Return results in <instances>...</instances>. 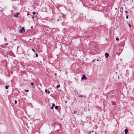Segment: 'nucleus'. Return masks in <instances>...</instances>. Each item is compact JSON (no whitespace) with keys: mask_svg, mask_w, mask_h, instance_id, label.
<instances>
[{"mask_svg":"<svg viewBox=\"0 0 134 134\" xmlns=\"http://www.w3.org/2000/svg\"><path fill=\"white\" fill-rule=\"evenodd\" d=\"M33 27V26H32L31 27V28H32Z\"/></svg>","mask_w":134,"mask_h":134,"instance_id":"obj_36","label":"nucleus"},{"mask_svg":"<svg viewBox=\"0 0 134 134\" xmlns=\"http://www.w3.org/2000/svg\"><path fill=\"white\" fill-rule=\"evenodd\" d=\"M82 80H83V79L86 80L87 79V78H86V76L84 75H83V76L82 78Z\"/></svg>","mask_w":134,"mask_h":134,"instance_id":"obj_3","label":"nucleus"},{"mask_svg":"<svg viewBox=\"0 0 134 134\" xmlns=\"http://www.w3.org/2000/svg\"><path fill=\"white\" fill-rule=\"evenodd\" d=\"M94 132V131H89V132H90V133H91L92 132Z\"/></svg>","mask_w":134,"mask_h":134,"instance_id":"obj_18","label":"nucleus"},{"mask_svg":"<svg viewBox=\"0 0 134 134\" xmlns=\"http://www.w3.org/2000/svg\"><path fill=\"white\" fill-rule=\"evenodd\" d=\"M78 96L80 97H82L83 96L84 97H85L86 96H83V95H79Z\"/></svg>","mask_w":134,"mask_h":134,"instance_id":"obj_9","label":"nucleus"},{"mask_svg":"<svg viewBox=\"0 0 134 134\" xmlns=\"http://www.w3.org/2000/svg\"><path fill=\"white\" fill-rule=\"evenodd\" d=\"M58 108V106H56L55 107V108L56 109H57Z\"/></svg>","mask_w":134,"mask_h":134,"instance_id":"obj_14","label":"nucleus"},{"mask_svg":"<svg viewBox=\"0 0 134 134\" xmlns=\"http://www.w3.org/2000/svg\"><path fill=\"white\" fill-rule=\"evenodd\" d=\"M25 31V29L24 27H22L20 30V32L23 33Z\"/></svg>","mask_w":134,"mask_h":134,"instance_id":"obj_2","label":"nucleus"},{"mask_svg":"<svg viewBox=\"0 0 134 134\" xmlns=\"http://www.w3.org/2000/svg\"><path fill=\"white\" fill-rule=\"evenodd\" d=\"M120 12L122 13L123 10V7H121V8L120 9Z\"/></svg>","mask_w":134,"mask_h":134,"instance_id":"obj_6","label":"nucleus"},{"mask_svg":"<svg viewBox=\"0 0 134 134\" xmlns=\"http://www.w3.org/2000/svg\"><path fill=\"white\" fill-rule=\"evenodd\" d=\"M45 92L46 93H47L48 94H49L50 93V92L49 91H48L46 89L45 90Z\"/></svg>","mask_w":134,"mask_h":134,"instance_id":"obj_7","label":"nucleus"},{"mask_svg":"<svg viewBox=\"0 0 134 134\" xmlns=\"http://www.w3.org/2000/svg\"><path fill=\"white\" fill-rule=\"evenodd\" d=\"M19 14H20L19 13H17L16 14H15L14 15V17H15L16 18H17Z\"/></svg>","mask_w":134,"mask_h":134,"instance_id":"obj_4","label":"nucleus"},{"mask_svg":"<svg viewBox=\"0 0 134 134\" xmlns=\"http://www.w3.org/2000/svg\"><path fill=\"white\" fill-rule=\"evenodd\" d=\"M115 10H117V8H115Z\"/></svg>","mask_w":134,"mask_h":134,"instance_id":"obj_37","label":"nucleus"},{"mask_svg":"<svg viewBox=\"0 0 134 134\" xmlns=\"http://www.w3.org/2000/svg\"><path fill=\"white\" fill-rule=\"evenodd\" d=\"M4 40L5 41H6L7 39L6 38H4Z\"/></svg>","mask_w":134,"mask_h":134,"instance_id":"obj_29","label":"nucleus"},{"mask_svg":"<svg viewBox=\"0 0 134 134\" xmlns=\"http://www.w3.org/2000/svg\"><path fill=\"white\" fill-rule=\"evenodd\" d=\"M128 132V130L127 129H126L125 130V133H127Z\"/></svg>","mask_w":134,"mask_h":134,"instance_id":"obj_8","label":"nucleus"},{"mask_svg":"<svg viewBox=\"0 0 134 134\" xmlns=\"http://www.w3.org/2000/svg\"><path fill=\"white\" fill-rule=\"evenodd\" d=\"M129 67L130 68H132V69H133L134 68V67H133V66L132 65H130Z\"/></svg>","mask_w":134,"mask_h":134,"instance_id":"obj_13","label":"nucleus"},{"mask_svg":"<svg viewBox=\"0 0 134 134\" xmlns=\"http://www.w3.org/2000/svg\"><path fill=\"white\" fill-rule=\"evenodd\" d=\"M57 74L56 73H55V75H56Z\"/></svg>","mask_w":134,"mask_h":134,"instance_id":"obj_43","label":"nucleus"},{"mask_svg":"<svg viewBox=\"0 0 134 134\" xmlns=\"http://www.w3.org/2000/svg\"><path fill=\"white\" fill-rule=\"evenodd\" d=\"M8 44V43H6V45H7V44Z\"/></svg>","mask_w":134,"mask_h":134,"instance_id":"obj_39","label":"nucleus"},{"mask_svg":"<svg viewBox=\"0 0 134 134\" xmlns=\"http://www.w3.org/2000/svg\"><path fill=\"white\" fill-rule=\"evenodd\" d=\"M52 106L54 107L55 106V104L54 103H52Z\"/></svg>","mask_w":134,"mask_h":134,"instance_id":"obj_15","label":"nucleus"},{"mask_svg":"<svg viewBox=\"0 0 134 134\" xmlns=\"http://www.w3.org/2000/svg\"><path fill=\"white\" fill-rule=\"evenodd\" d=\"M31 15V16H32V19H34V15Z\"/></svg>","mask_w":134,"mask_h":134,"instance_id":"obj_23","label":"nucleus"},{"mask_svg":"<svg viewBox=\"0 0 134 134\" xmlns=\"http://www.w3.org/2000/svg\"><path fill=\"white\" fill-rule=\"evenodd\" d=\"M128 11H127V10H126V11H125V12L126 13H128Z\"/></svg>","mask_w":134,"mask_h":134,"instance_id":"obj_32","label":"nucleus"},{"mask_svg":"<svg viewBox=\"0 0 134 134\" xmlns=\"http://www.w3.org/2000/svg\"><path fill=\"white\" fill-rule=\"evenodd\" d=\"M116 41H118L119 40V38H116Z\"/></svg>","mask_w":134,"mask_h":134,"instance_id":"obj_24","label":"nucleus"},{"mask_svg":"<svg viewBox=\"0 0 134 134\" xmlns=\"http://www.w3.org/2000/svg\"><path fill=\"white\" fill-rule=\"evenodd\" d=\"M77 113V111H74V114H75L76 113Z\"/></svg>","mask_w":134,"mask_h":134,"instance_id":"obj_26","label":"nucleus"},{"mask_svg":"<svg viewBox=\"0 0 134 134\" xmlns=\"http://www.w3.org/2000/svg\"><path fill=\"white\" fill-rule=\"evenodd\" d=\"M32 14H33L35 15L36 14V12H32Z\"/></svg>","mask_w":134,"mask_h":134,"instance_id":"obj_19","label":"nucleus"},{"mask_svg":"<svg viewBox=\"0 0 134 134\" xmlns=\"http://www.w3.org/2000/svg\"><path fill=\"white\" fill-rule=\"evenodd\" d=\"M126 17L127 19H128V15H126Z\"/></svg>","mask_w":134,"mask_h":134,"instance_id":"obj_27","label":"nucleus"},{"mask_svg":"<svg viewBox=\"0 0 134 134\" xmlns=\"http://www.w3.org/2000/svg\"><path fill=\"white\" fill-rule=\"evenodd\" d=\"M60 87V85H58L56 86V88H57L58 89Z\"/></svg>","mask_w":134,"mask_h":134,"instance_id":"obj_12","label":"nucleus"},{"mask_svg":"<svg viewBox=\"0 0 134 134\" xmlns=\"http://www.w3.org/2000/svg\"><path fill=\"white\" fill-rule=\"evenodd\" d=\"M59 19H58V20H57V21H59Z\"/></svg>","mask_w":134,"mask_h":134,"instance_id":"obj_40","label":"nucleus"},{"mask_svg":"<svg viewBox=\"0 0 134 134\" xmlns=\"http://www.w3.org/2000/svg\"><path fill=\"white\" fill-rule=\"evenodd\" d=\"M17 91L18 92V93H19V91Z\"/></svg>","mask_w":134,"mask_h":134,"instance_id":"obj_41","label":"nucleus"},{"mask_svg":"<svg viewBox=\"0 0 134 134\" xmlns=\"http://www.w3.org/2000/svg\"><path fill=\"white\" fill-rule=\"evenodd\" d=\"M5 88L6 89H7L8 88V87H9V86H7V85H6L5 86Z\"/></svg>","mask_w":134,"mask_h":134,"instance_id":"obj_11","label":"nucleus"},{"mask_svg":"<svg viewBox=\"0 0 134 134\" xmlns=\"http://www.w3.org/2000/svg\"><path fill=\"white\" fill-rule=\"evenodd\" d=\"M14 103L15 104H16L17 103V101L16 100H15V101H14Z\"/></svg>","mask_w":134,"mask_h":134,"instance_id":"obj_20","label":"nucleus"},{"mask_svg":"<svg viewBox=\"0 0 134 134\" xmlns=\"http://www.w3.org/2000/svg\"><path fill=\"white\" fill-rule=\"evenodd\" d=\"M53 107L52 106L51 107V109H52L53 108Z\"/></svg>","mask_w":134,"mask_h":134,"instance_id":"obj_31","label":"nucleus"},{"mask_svg":"<svg viewBox=\"0 0 134 134\" xmlns=\"http://www.w3.org/2000/svg\"><path fill=\"white\" fill-rule=\"evenodd\" d=\"M47 9L46 7H43L41 9V11L42 12H46Z\"/></svg>","mask_w":134,"mask_h":134,"instance_id":"obj_1","label":"nucleus"},{"mask_svg":"<svg viewBox=\"0 0 134 134\" xmlns=\"http://www.w3.org/2000/svg\"><path fill=\"white\" fill-rule=\"evenodd\" d=\"M31 85L32 86L33 85V83L32 82H31L30 83Z\"/></svg>","mask_w":134,"mask_h":134,"instance_id":"obj_25","label":"nucleus"},{"mask_svg":"<svg viewBox=\"0 0 134 134\" xmlns=\"http://www.w3.org/2000/svg\"><path fill=\"white\" fill-rule=\"evenodd\" d=\"M119 13V11L118 10H117V11L116 12L115 14V15H117Z\"/></svg>","mask_w":134,"mask_h":134,"instance_id":"obj_10","label":"nucleus"},{"mask_svg":"<svg viewBox=\"0 0 134 134\" xmlns=\"http://www.w3.org/2000/svg\"><path fill=\"white\" fill-rule=\"evenodd\" d=\"M128 25H129V27H131V25H130V23Z\"/></svg>","mask_w":134,"mask_h":134,"instance_id":"obj_28","label":"nucleus"},{"mask_svg":"<svg viewBox=\"0 0 134 134\" xmlns=\"http://www.w3.org/2000/svg\"><path fill=\"white\" fill-rule=\"evenodd\" d=\"M125 134H127V133H126Z\"/></svg>","mask_w":134,"mask_h":134,"instance_id":"obj_44","label":"nucleus"},{"mask_svg":"<svg viewBox=\"0 0 134 134\" xmlns=\"http://www.w3.org/2000/svg\"><path fill=\"white\" fill-rule=\"evenodd\" d=\"M32 39L31 38L29 40H31Z\"/></svg>","mask_w":134,"mask_h":134,"instance_id":"obj_38","label":"nucleus"},{"mask_svg":"<svg viewBox=\"0 0 134 134\" xmlns=\"http://www.w3.org/2000/svg\"><path fill=\"white\" fill-rule=\"evenodd\" d=\"M90 20L91 21V23H92V22H93V21H94L93 20H91V19H90Z\"/></svg>","mask_w":134,"mask_h":134,"instance_id":"obj_17","label":"nucleus"},{"mask_svg":"<svg viewBox=\"0 0 134 134\" xmlns=\"http://www.w3.org/2000/svg\"><path fill=\"white\" fill-rule=\"evenodd\" d=\"M35 55H36V57H38V54H37V53H36L35 54Z\"/></svg>","mask_w":134,"mask_h":134,"instance_id":"obj_16","label":"nucleus"},{"mask_svg":"<svg viewBox=\"0 0 134 134\" xmlns=\"http://www.w3.org/2000/svg\"><path fill=\"white\" fill-rule=\"evenodd\" d=\"M116 74H117V72H116Z\"/></svg>","mask_w":134,"mask_h":134,"instance_id":"obj_42","label":"nucleus"},{"mask_svg":"<svg viewBox=\"0 0 134 134\" xmlns=\"http://www.w3.org/2000/svg\"><path fill=\"white\" fill-rule=\"evenodd\" d=\"M25 90V91L26 92H28L29 91L28 90Z\"/></svg>","mask_w":134,"mask_h":134,"instance_id":"obj_22","label":"nucleus"},{"mask_svg":"<svg viewBox=\"0 0 134 134\" xmlns=\"http://www.w3.org/2000/svg\"><path fill=\"white\" fill-rule=\"evenodd\" d=\"M94 60H94V59H93V60L92 61V62H93L94 61Z\"/></svg>","mask_w":134,"mask_h":134,"instance_id":"obj_33","label":"nucleus"},{"mask_svg":"<svg viewBox=\"0 0 134 134\" xmlns=\"http://www.w3.org/2000/svg\"><path fill=\"white\" fill-rule=\"evenodd\" d=\"M29 14H29V13H27V15H29Z\"/></svg>","mask_w":134,"mask_h":134,"instance_id":"obj_35","label":"nucleus"},{"mask_svg":"<svg viewBox=\"0 0 134 134\" xmlns=\"http://www.w3.org/2000/svg\"><path fill=\"white\" fill-rule=\"evenodd\" d=\"M105 58H108V57L109 56V54L108 53H106L105 54Z\"/></svg>","mask_w":134,"mask_h":134,"instance_id":"obj_5","label":"nucleus"},{"mask_svg":"<svg viewBox=\"0 0 134 134\" xmlns=\"http://www.w3.org/2000/svg\"><path fill=\"white\" fill-rule=\"evenodd\" d=\"M19 47V46H18L17 47V51H18V48Z\"/></svg>","mask_w":134,"mask_h":134,"instance_id":"obj_30","label":"nucleus"},{"mask_svg":"<svg viewBox=\"0 0 134 134\" xmlns=\"http://www.w3.org/2000/svg\"><path fill=\"white\" fill-rule=\"evenodd\" d=\"M17 40V39L16 38L14 40L15 41H16Z\"/></svg>","mask_w":134,"mask_h":134,"instance_id":"obj_34","label":"nucleus"},{"mask_svg":"<svg viewBox=\"0 0 134 134\" xmlns=\"http://www.w3.org/2000/svg\"><path fill=\"white\" fill-rule=\"evenodd\" d=\"M32 51L34 52H35V50H34V49L32 48Z\"/></svg>","mask_w":134,"mask_h":134,"instance_id":"obj_21","label":"nucleus"}]
</instances>
